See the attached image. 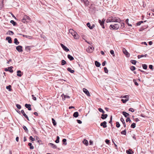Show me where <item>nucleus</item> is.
Instances as JSON below:
<instances>
[{
    "label": "nucleus",
    "mask_w": 154,
    "mask_h": 154,
    "mask_svg": "<svg viewBox=\"0 0 154 154\" xmlns=\"http://www.w3.org/2000/svg\"><path fill=\"white\" fill-rule=\"evenodd\" d=\"M120 27V23L115 24L114 25H111L109 26V29L112 30L118 29Z\"/></svg>",
    "instance_id": "1"
},
{
    "label": "nucleus",
    "mask_w": 154,
    "mask_h": 154,
    "mask_svg": "<svg viewBox=\"0 0 154 154\" xmlns=\"http://www.w3.org/2000/svg\"><path fill=\"white\" fill-rule=\"evenodd\" d=\"M69 32L71 33L72 35L73 36L74 38L75 39H77L78 37V35L77 33L75 32L72 29H70L69 30Z\"/></svg>",
    "instance_id": "2"
},
{
    "label": "nucleus",
    "mask_w": 154,
    "mask_h": 154,
    "mask_svg": "<svg viewBox=\"0 0 154 154\" xmlns=\"http://www.w3.org/2000/svg\"><path fill=\"white\" fill-rule=\"evenodd\" d=\"M115 17H109V19L106 20V22H115Z\"/></svg>",
    "instance_id": "3"
},
{
    "label": "nucleus",
    "mask_w": 154,
    "mask_h": 154,
    "mask_svg": "<svg viewBox=\"0 0 154 154\" xmlns=\"http://www.w3.org/2000/svg\"><path fill=\"white\" fill-rule=\"evenodd\" d=\"M105 21V20L103 19L101 20H99L98 22L100 24V25L103 28H104V22Z\"/></svg>",
    "instance_id": "4"
},
{
    "label": "nucleus",
    "mask_w": 154,
    "mask_h": 154,
    "mask_svg": "<svg viewBox=\"0 0 154 154\" xmlns=\"http://www.w3.org/2000/svg\"><path fill=\"white\" fill-rule=\"evenodd\" d=\"M60 45L62 47L63 49L66 51V52H67L69 51V48H68L67 47H66V46H65L64 45H63L62 44H60Z\"/></svg>",
    "instance_id": "5"
},
{
    "label": "nucleus",
    "mask_w": 154,
    "mask_h": 154,
    "mask_svg": "<svg viewBox=\"0 0 154 154\" xmlns=\"http://www.w3.org/2000/svg\"><path fill=\"white\" fill-rule=\"evenodd\" d=\"M16 49L19 52H22L23 51L22 47L20 45L17 46L16 47Z\"/></svg>",
    "instance_id": "6"
},
{
    "label": "nucleus",
    "mask_w": 154,
    "mask_h": 154,
    "mask_svg": "<svg viewBox=\"0 0 154 154\" xmlns=\"http://www.w3.org/2000/svg\"><path fill=\"white\" fill-rule=\"evenodd\" d=\"M122 51L123 53L124 54L126 55V56L128 57H129L130 54H129L128 52L126 50L125 48H123L122 49Z\"/></svg>",
    "instance_id": "7"
},
{
    "label": "nucleus",
    "mask_w": 154,
    "mask_h": 154,
    "mask_svg": "<svg viewBox=\"0 0 154 154\" xmlns=\"http://www.w3.org/2000/svg\"><path fill=\"white\" fill-rule=\"evenodd\" d=\"M87 26L91 29H93L94 28L95 26V25L94 24H93L92 25V26H91V24L90 23L88 22L87 23Z\"/></svg>",
    "instance_id": "8"
},
{
    "label": "nucleus",
    "mask_w": 154,
    "mask_h": 154,
    "mask_svg": "<svg viewBox=\"0 0 154 154\" xmlns=\"http://www.w3.org/2000/svg\"><path fill=\"white\" fill-rule=\"evenodd\" d=\"M21 112L23 114V116L25 117L28 121H29L28 117L25 113L24 111L23 110H21Z\"/></svg>",
    "instance_id": "9"
},
{
    "label": "nucleus",
    "mask_w": 154,
    "mask_h": 154,
    "mask_svg": "<svg viewBox=\"0 0 154 154\" xmlns=\"http://www.w3.org/2000/svg\"><path fill=\"white\" fill-rule=\"evenodd\" d=\"M83 91L88 96H90V94L86 88H83Z\"/></svg>",
    "instance_id": "10"
},
{
    "label": "nucleus",
    "mask_w": 154,
    "mask_h": 154,
    "mask_svg": "<svg viewBox=\"0 0 154 154\" xmlns=\"http://www.w3.org/2000/svg\"><path fill=\"white\" fill-rule=\"evenodd\" d=\"M107 122L106 121H104L101 122L100 124V125L102 126L103 128H106L107 127L106 125Z\"/></svg>",
    "instance_id": "11"
},
{
    "label": "nucleus",
    "mask_w": 154,
    "mask_h": 154,
    "mask_svg": "<svg viewBox=\"0 0 154 154\" xmlns=\"http://www.w3.org/2000/svg\"><path fill=\"white\" fill-rule=\"evenodd\" d=\"M25 106L26 108L28 109V110H32L30 104L26 103L25 104Z\"/></svg>",
    "instance_id": "12"
},
{
    "label": "nucleus",
    "mask_w": 154,
    "mask_h": 154,
    "mask_svg": "<svg viewBox=\"0 0 154 154\" xmlns=\"http://www.w3.org/2000/svg\"><path fill=\"white\" fill-rule=\"evenodd\" d=\"M94 48H93L91 47H89L87 49V51L89 53H91L92 52Z\"/></svg>",
    "instance_id": "13"
},
{
    "label": "nucleus",
    "mask_w": 154,
    "mask_h": 154,
    "mask_svg": "<svg viewBox=\"0 0 154 154\" xmlns=\"http://www.w3.org/2000/svg\"><path fill=\"white\" fill-rule=\"evenodd\" d=\"M6 40L8 41V42L9 43H11L12 42V40L10 37H7L6 38Z\"/></svg>",
    "instance_id": "14"
},
{
    "label": "nucleus",
    "mask_w": 154,
    "mask_h": 154,
    "mask_svg": "<svg viewBox=\"0 0 154 154\" xmlns=\"http://www.w3.org/2000/svg\"><path fill=\"white\" fill-rule=\"evenodd\" d=\"M108 115L107 114H104V113L101 115V118L103 119H104L107 118Z\"/></svg>",
    "instance_id": "15"
},
{
    "label": "nucleus",
    "mask_w": 154,
    "mask_h": 154,
    "mask_svg": "<svg viewBox=\"0 0 154 154\" xmlns=\"http://www.w3.org/2000/svg\"><path fill=\"white\" fill-rule=\"evenodd\" d=\"M126 152L127 154H133L134 153L130 149L127 150Z\"/></svg>",
    "instance_id": "16"
},
{
    "label": "nucleus",
    "mask_w": 154,
    "mask_h": 154,
    "mask_svg": "<svg viewBox=\"0 0 154 154\" xmlns=\"http://www.w3.org/2000/svg\"><path fill=\"white\" fill-rule=\"evenodd\" d=\"M32 46H28L25 47V50L29 52L30 51L31 48H32Z\"/></svg>",
    "instance_id": "17"
},
{
    "label": "nucleus",
    "mask_w": 154,
    "mask_h": 154,
    "mask_svg": "<svg viewBox=\"0 0 154 154\" xmlns=\"http://www.w3.org/2000/svg\"><path fill=\"white\" fill-rule=\"evenodd\" d=\"M122 114L125 117H127L128 116H129V114L128 113L125 111L122 112Z\"/></svg>",
    "instance_id": "18"
},
{
    "label": "nucleus",
    "mask_w": 154,
    "mask_h": 154,
    "mask_svg": "<svg viewBox=\"0 0 154 154\" xmlns=\"http://www.w3.org/2000/svg\"><path fill=\"white\" fill-rule=\"evenodd\" d=\"M120 120L123 123L124 127L125 128L126 127V125L124 119L122 118H121Z\"/></svg>",
    "instance_id": "19"
},
{
    "label": "nucleus",
    "mask_w": 154,
    "mask_h": 154,
    "mask_svg": "<svg viewBox=\"0 0 154 154\" xmlns=\"http://www.w3.org/2000/svg\"><path fill=\"white\" fill-rule=\"evenodd\" d=\"M67 57L70 60H72L74 59L72 56L69 54L67 55Z\"/></svg>",
    "instance_id": "20"
},
{
    "label": "nucleus",
    "mask_w": 154,
    "mask_h": 154,
    "mask_svg": "<svg viewBox=\"0 0 154 154\" xmlns=\"http://www.w3.org/2000/svg\"><path fill=\"white\" fill-rule=\"evenodd\" d=\"M23 17L26 20L28 21L30 20V17L26 15H24Z\"/></svg>",
    "instance_id": "21"
},
{
    "label": "nucleus",
    "mask_w": 154,
    "mask_h": 154,
    "mask_svg": "<svg viewBox=\"0 0 154 154\" xmlns=\"http://www.w3.org/2000/svg\"><path fill=\"white\" fill-rule=\"evenodd\" d=\"M48 145L51 146L54 149H56L57 148V146L53 143H49Z\"/></svg>",
    "instance_id": "22"
},
{
    "label": "nucleus",
    "mask_w": 154,
    "mask_h": 154,
    "mask_svg": "<svg viewBox=\"0 0 154 154\" xmlns=\"http://www.w3.org/2000/svg\"><path fill=\"white\" fill-rule=\"evenodd\" d=\"M95 64L97 67H99L101 65L100 63L97 61H96L95 62Z\"/></svg>",
    "instance_id": "23"
},
{
    "label": "nucleus",
    "mask_w": 154,
    "mask_h": 154,
    "mask_svg": "<svg viewBox=\"0 0 154 154\" xmlns=\"http://www.w3.org/2000/svg\"><path fill=\"white\" fill-rule=\"evenodd\" d=\"M122 20H120L119 18L118 17H115V22H118L119 23H120V22Z\"/></svg>",
    "instance_id": "24"
},
{
    "label": "nucleus",
    "mask_w": 154,
    "mask_h": 154,
    "mask_svg": "<svg viewBox=\"0 0 154 154\" xmlns=\"http://www.w3.org/2000/svg\"><path fill=\"white\" fill-rule=\"evenodd\" d=\"M82 142L86 146H88V140L86 139H84L83 141Z\"/></svg>",
    "instance_id": "25"
},
{
    "label": "nucleus",
    "mask_w": 154,
    "mask_h": 154,
    "mask_svg": "<svg viewBox=\"0 0 154 154\" xmlns=\"http://www.w3.org/2000/svg\"><path fill=\"white\" fill-rule=\"evenodd\" d=\"M79 115V113L77 112H75L73 114V116L75 118L77 117Z\"/></svg>",
    "instance_id": "26"
},
{
    "label": "nucleus",
    "mask_w": 154,
    "mask_h": 154,
    "mask_svg": "<svg viewBox=\"0 0 154 154\" xmlns=\"http://www.w3.org/2000/svg\"><path fill=\"white\" fill-rule=\"evenodd\" d=\"M13 68V67L12 66L9 67H8V71L10 72H13V70H12V69Z\"/></svg>",
    "instance_id": "27"
},
{
    "label": "nucleus",
    "mask_w": 154,
    "mask_h": 154,
    "mask_svg": "<svg viewBox=\"0 0 154 154\" xmlns=\"http://www.w3.org/2000/svg\"><path fill=\"white\" fill-rule=\"evenodd\" d=\"M14 43L16 45H18L19 44V42L18 41L17 38H14Z\"/></svg>",
    "instance_id": "28"
},
{
    "label": "nucleus",
    "mask_w": 154,
    "mask_h": 154,
    "mask_svg": "<svg viewBox=\"0 0 154 154\" xmlns=\"http://www.w3.org/2000/svg\"><path fill=\"white\" fill-rule=\"evenodd\" d=\"M21 72L20 70H18L17 71V76H19V77H21V76H22V75L20 74V73H21Z\"/></svg>",
    "instance_id": "29"
},
{
    "label": "nucleus",
    "mask_w": 154,
    "mask_h": 154,
    "mask_svg": "<svg viewBox=\"0 0 154 154\" xmlns=\"http://www.w3.org/2000/svg\"><path fill=\"white\" fill-rule=\"evenodd\" d=\"M147 56V54H145V55H138L137 56L138 58V59H140L141 57H146Z\"/></svg>",
    "instance_id": "30"
},
{
    "label": "nucleus",
    "mask_w": 154,
    "mask_h": 154,
    "mask_svg": "<svg viewBox=\"0 0 154 154\" xmlns=\"http://www.w3.org/2000/svg\"><path fill=\"white\" fill-rule=\"evenodd\" d=\"M10 23L12 24L14 26H15L17 25V23L13 20H11Z\"/></svg>",
    "instance_id": "31"
},
{
    "label": "nucleus",
    "mask_w": 154,
    "mask_h": 154,
    "mask_svg": "<svg viewBox=\"0 0 154 154\" xmlns=\"http://www.w3.org/2000/svg\"><path fill=\"white\" fill-rule=\"evenodd\" d=\"M146 20H145L144 21H141L139 22H138L136 24L137 25V26H139L142 23H143V22H146Z\"/></svg>",
    "instance_id": "32"
},
{
    "label": "nucleus",
    "mask_w": 154,
    "mask_h": 154,
    "mask_svg": "<svg viewBox=\"0 0 154 154\" xmlns=\"http://www.w3.org/2000/svg\"><path fill=\"white\" fill-rule=\"evenodd\" d=\"M67 70L71 73H73L74 72V71L73 70H72L71 68H68Z\"/></svg>",
    "instance_id": "33"
},
{
    "label": "nucleus",
    "mask_w": 154,
    "mask_h": 154,
    "mask_svg": "<svg viewBox=\"0 0 154 154\" xmlns=\"http://www.w3.org/2000/svg\"><path fill=\"white\" fill-rule=\"evenodd\" d=\"M28 145L29 146H30V149H34V146L32 145V144L31 143H28Z\"/></svg>",
    "instance_id": "34"
},
{
    "label": "nucleus",
    "mask_w": 154,
    "mask_h": 154,
    "mask_svg": "<svg viewBox=\"0 0 154 154\" xmlns=\"http://www.w3.org/2000/svg\"><path fill=\"white\" fill-rule=\"evenodd\" d=\"M20 35H22L23 37H25L27 38H28L29 39H31V37L30 36L27 35H22V34H20Z\"/></svg>",
    "instance_id": "35"
},
{
    "label": "nucleus",
    "mask_w": 154,
    "mask_h": 154,
    "mask_svg": "<svg viewBox=\"0 0 154 154\" xmlns=\"http://www.w3.org/2000/svg\"><path fill=\"white\" fill-rule=\"evenodd\" d=\"M7 33L8 34L10 35H13L14 34V33L12 31L9 30L8 32Z\"/></svg>",
    "instance_id": "36"
},
{
    "label": "nucleus",
    "mask_w": 154,
    "mask_h": 154,
    "mask_svg": "<svg viewBox=\"0 0 154 154\" xmlns=\"http://www.w3.org/2000/svg\"><path fill=\"white\" fill-rule=\"evenodd\" d=\"M11 85H9L8 86H7L6 87V88L7 89H8L9 91H11L12 90V89L11 88Z\"/></svg>",
    "instance_id": "37"
},
{
    "label": "nucleus",
    "mask_w": 154,
    "mask_h": 154,
    "mask_svg": "<svg viewBox=\"0 0 154 154\" xmlns=\"http://www.w3.org/2000/svg\"><path fill=\"white\" fill-rule=\"evenodd\" d=\"M52 122L53 125L54 126H56L57 125V123H56L55 120L53 118H52Z\"/></svg>",
    "instance_id": "38"
},
{
    "label": "nucleus",
    "mask_w": 154,
    "mask_h": 154,
    "mask_svg": "<svg viewBox=\"0 0 154 154\" xmlns=\"http://www.w3.org/2000/svg\"><path fill=\"white\" fill-rule=\"evenodd\" d=\"M143 68L144 69H146L147 68V65L146 64H143L142 65Z\"/></svg>",
    "instance_id": "39"
},
{
    "label": "nucleus",
    "mask_w": 154,
    "mask_h": 154,
    "mask_svg": "<svg viewBox=\"0 0 154 154\" xmlns=\"http://www.w3.org/2000/svg\"><path fill=\"white\" fill-rule=\"evenodd\" d=\"M66 141V139H63L62 140V142H63V144L65 145H66L67 144Z\"/></svg>",
    "instance_id": "40"
},
{
    "label": "nucleus",
    "mask_w": 154,
    "mask_h": 154,
    "mask_svg": "<svg viewBox=\"0 0 154 154\" xmlns=\"http://www.w3.org/2000/svg\"><path fill=\"white\" fill-rule=\"evenodd\" d=\"M128 21H129V20L128 19H126V21H125L126 23L128 24V26H131L132 25L131 24L129 23Z\"/></svg>",
    "instance_id": "41"
},
{
    "label": "nucleus",
    "mask_w": 154,
    "mask_h": 154,
    "mask_svg": "<svg viewBox=\"0 0 154 154\" xmlns=\"http://www.w3.org/2000/svg\"><path fill=\"white\" fill-rule=\"evenodd\" d=\"M136 127V124L134 123H133L131 125V128H134Z\"/></svg>",
    "instance_id": "42"
},
{
    "label": "nucleus",
    "mask_w": 154,
    "mask_h": 154,
    "mask_svg": "<svg viewBox=\"0 0 154 154\" xmlns=\"http://www.w3.org/2000/svg\"><path fill=\"white\" fill-rule=\"evenodd\" d=\"M60 137L59 136H57V139L55 141V142L57 143H58L59 142Z\"/></svg>",
    "instance_id": "43"
},
{
    "label": "nucleus",
    "mask_w": 154,
    "mask_h": 154,
    "mask_svg": "<svg viewBox=\"0 0 154 154\" xmlns=\"http://www.w3.org/2000/svg\"><path fill=\"white\" fill-rule=\"evenodd\" d=\"M23 129L26 131V133H27L28 132V129L26 126L23 125Z\"/></svg>",
    "instance_id": "44"
},
{
    "label": "nucleus",
    "mask_w": 154,
    "mask_h": 154,
    "mask_svg": "<svg viewBox=\"0 0 154 154\" xmlns=\"http://www.w3.org/2000/svg\"><path fill=\"white\" fill-rule=\"evenodd\" d=\"M128 100V99H125V100L124 99H122L121 100V101H122V102L123 103H126Z\"/></svg>",
    "instance_id": "45"
},
{
    "label": "nucleus",
    "mask_w": 154,
    "mask_h": 154,
    "mask_svg": "<svg viewBox=\"0 0 154 154\" xmlns=\"http://www.w3.org/2000/svg\"><path fill=\"white\" fill-rule=\"evenodd\" d=\"M130 62L132 64L135 65L137 61L135 60H131Z\"/></svg>",
    "instance_id": "46"
},
{
    "label": "nucleus",
    "mask_w": 154,
    "mask_h": 154,
    "mask_svg": "<svg viewBox=\"0 0 154 154\" xmlns=\"http://www.w3.org/2000/svg\"><path fill=\"white\" fill-rule=\"evenodd\" d=\"M98 110L99 112L103 113V114L105 113L104 111L101 108H99Z\"/></svg>",
    "instance_id": "47"
},
{
    "label": "nucleus",
    "mask_w": 154,
    "mask_h": 154,
    "mask_svg": "<svg viewBox=\"0 0 154 154\" xmlns=\"http://www.w3.org/2000/svg\"><path fill=\"white\" fill-rule=\"evenodd\" d=\"M66 63V61L63 60H61V65H64Z\"/></svg>",
    "instance_id": "48"
},
{
    "label": "nucleus",
    "mask_w": 154,
    "mask_h": 154,
    "mask_svg": "<svg viewBox=\"0 0 154 154\" xmlns=\"http://www.w3.org/2000/svg\"><path fill=\"white\" fill-rule=\"evenodd\" d=\"M121 134H123L125 135L126 134V129H125L124 131H121Z\"/></svg>",
    "instance_id": "49"
},
{
    "label": "nucleus",
    "mask_w": 154,
    "mask_h": 154,
    "mask_svg": "<svg viewBox=\"0 0 154 154\" xmlns=\"http://www.w3.org/2000/svg\"><path fill=\"white\" fill-rule=\"evenodd\" d=\"M125 23H120V26H121V28L122 29L124 27Z\"/></svg>",
    "instance_id": "50"
},
{
    "label": "nucleus",
    "mask_w": 154,
    "mask_h": 154,
    "mask_svg": "<svg viewBox=\"0 0 154 154\" xmlns=\"http://www.w3.org/2000/svg\"><path fill=\"white\" fill-rule=\"evenodd\" d=\"M82 1L85 3V4L87 5L88 4V0H81Z\"/></svg>",
    "instance_id": "51"
},
{
    "label": "nucleus",
    "mask_w": 154,
    "mask_h": 154,
    "mask_svg": "<svg viewBox=\"0 0 154 154\" xmlns=\"http://www.w3.org/2000/svg\"><path fill=\"white\" fill-rule=\"evenodd\" d=\"M136 68L135 67L133 66H131L130 67V69L132 71L134 70Z\"/></svg>",
    "instance_id": "52"
},
{
    "label": "nucleus",
    "mask_w": 154,
    "mask_h": 154,
    "mask_svg": "<svg viewBox=\"0 0 154 154\" xmlns=\"http://www.w3.org/2000/svg\"><path fill=\"white\" fill-rule=\"evenodd\" d=\"M112 116H110V120L109 122V123L111 124V126H112Z\"/></svg>",
    "instance_id": "53"
},
{
    "label": "nucleus",
    "mask_w": 154,
    "mask_h": 154,
    "mask_svg": "<svg viewBox=\"0 0 154 154\" xmlns=\"http://www.w3.org/2000/svg\"><path fill=\"white\" fill-rule=\"evenodd\" d=\"M116 127L117 128H119L120 127V125L119 122H117L116 123Z\"/></svg>",
    "instance_id": "54"
},
{
    "label": "nucleus",
    "mask_w": 154,
    "mask_h": 154,
    "mask_svg": "<svg viewBox=\"0 0 154 154\" xmlns=\"http://www.w3.org/2000/svg\"><path fill=\"white\" fill-rule=\"evenodd\" d=\"M16 106L19 109H20L21 108V106L19 104H16Z\"/></svg>",
    "instance_id": "55"
},
{
    "label": "nucleus",
    "mask_w": 154,
    "mask_h": 154,
    "mask_svg": "<svg viewBox=\"0 0 154 154\" xmlns=\"http://www.w3.org/2000/svg\"><path fill=\"white\" fill-rule=\"evenodd\" d=\"M126 122H129V123H131V120L129 117L127 118L126 120Z\"/></svg>",
    "instance_id": "56"
},
{
    "label": "nucleus",
    "mask_w": 154,
    "mask_h": 154,
    "mask_svg": "<svg viewBox=\"0 0 154 154\" xmlns=\"http://www.w3.org/2000/svg\"><path fill=\"white\" fill-rule=\"evenodd\" d=\"M104 70L105 72L106 73H107L108 72V70L106 67H104Z\"/></svg>",
    "instance_id": "57"
},
{
    "label": "nucleus",
    "mask_w": 154,
    "mask_h": 154,
    "mask_svg": "<svg viewBox=\"0 0 154 154\" xmlns=\"http://www.w3.org/2000/svg\"><path fill=\"white\" fill-rule=\"evenodd\" d=\"M110 54L113 55V56H114V51L113 50H112L110 51Z\"/></svg>",
    "instance_id": "58"
},
{
    "label": "nucleus",
    "mask_w": 154,
    "mask_h": 154,
    "mask_svg": "<svg viewBox=\"0 0 154 154\" xmlns=\"http://www.w3.org/2000/svg\"><path fill=\"white\" fill-rule=\"evenodd\" d=\"M149 68L150 69H151L152 70L153 69V66L152 65H150L149 66Z\"/></svg>",
    "instance_id": "59"
},
{
    "label": "nucleus",
    "mask_w": 154,
    "mask_h": 154,
    "mask_svg": "<svg viewBox=\"0 0 154 154\" xmlns=\"http://www.w3.org/2000/svg\"><path fill=\"white\" fill-rule=\"evenodd\" d=\"M22 22L25 23L26 22H28V21L26 20L23 17V19L22 20Z\"/></svg>",
    "instance_id": "60"
},
{
    "label": "nucleus",
    "mask_w": 154,
    "mask_h": 154,
    "mask_svg": "<svg viewBox=\"0 0 154 154\" xmlns=\"http://www.w3.org/2000/svg\"><path fill=\"white\" fill-rule=\"evenodd\" d=\"M129 111L132 112H134V109L132 108H130L129 109Z\"/></svg>",
    "instance_id": "61"
},
{
    "label": "nucleus",
    "mask_w": 154,
    "mask_h": 154,
    "mask_svg": "<svg viewBox=\"0 0 154 154\" xmlns=\"http://www.w3.org/2000/svg\"><path fill=\"white\" fill-rule=\"evenodd\" d=\"M29 139L30 140H32V141H34L35 140V139L33 138L32 136L29 137Z\"/></svg>",
    "instance_id": "62"
},
{
    "label": "nucleus",
    "mask_w": 154,
    "mask_h": 154,
    "mask_svg": "<svg viewBox=\"0 0 154 154\" xmlns=\"http://www.w3.org/2000/svg\"><path fill=\"white\" fill-rule=\"evenodd\" d=\"M133 82L134 83L135 85L137 86H138V84L136 82V81L135 79L133 80Z\"/></svg>",
    "instance_id": "63"
},
{
    "label": "nucleus",
    "mask_w": 154,
    "mask_h": 154,
    "mask_svg": "<svg viewBox=\"0 0 154 154\" xmlns=\"http://www.w3.org/2000/svg\"><path fill=\"white\" fill-rule=\"evenodd\" d=\"M122 97L125 98H126V99H128V98H129V97L128 95H125V96H123V97Z\"/></svg>",
    "instance_id": "64"
}]
</instances>
